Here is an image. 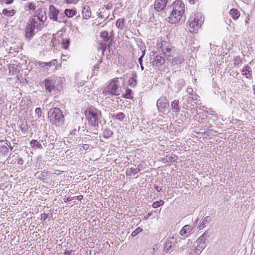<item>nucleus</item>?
<instances>
[{
    "label": "nucleus",
    "mask_w": 255,
    "mask_h": 255,
    "mask_svg": "<svg viewBox=\"0 0 255 255\" xmlns=\"http://www.w3.org/2000/svg\"><path fill=\"white\" fill-rule=\"evenodd\" d=\"M108 35V33L106 31H104L101 33V36L105 38H107Z\"/></svg>",
    "instance_id": "obj_45"
},
{
    "label": "nucleus",
    "mask_w": 255,
    "mask_h": 255,
    "mask_svg": "<svg viewBox=\"0 0 255 255\" xmlns=\"http://www.w3.org/2000/svg\"><path fill=\"white\" fill-rule=\"evenodd\" d=\"M65 255H70V253L68 251V252H65Z\"/></svg>",
    "instance_id": "obj_54"
},
{
    "label": "nucleus",
    "mask_w": 255,
    "mask_h": 255,
    "mask_svg": "<svg viewBox=\"0 0 255 255\" xmlns=\"http://www.w3.org/2000/svg\"><path fill=\"white\" fill-rule=\"evenodd\" d=\"M173 241H174L173 238H171V239H169V241L168 242H167V243H166V247L167 248H168V249L172 247L171 243Z\"/></svg>",
    "instance_id": "obj_38"
},
{
    "label": "nucleus",
    "mask_w": 255,
    "mask_h": 255,
    "mask_svg": "<svg viewBox=\"0 0 255 255\" xmlns=\"http://www.w3.org/2000/svg\"><path fill=\"white\" fill-rule=\"evenodd\" d=\"M30 145L33 147L34 146H36L38 148H43L42 144L38 142L37 140L33 139L30 141Z\"/></svg>",
    "instance_id": "obj_27"
},
{
    "label": "nucleus",
    "mask_w": 255,
    "mask_h": 255,
    "mask_svg": "<svg viewBox=\"0 0 255 255\" xmlns=\"http://www.w3.org/2000/svg\"><path fill=\"white\" fill-rule=\"evenodd\" d=\"M48 215L47 214H42L41 215V218L43 219L44 220H46L47 218Z\"/></svg>",
    "instance_id": "obj_49"
},
{
    "label": "nucleus",
    "mask_w": 255,
    "mask_h": 255,
    "mask_svg": "<svg viewBox=\"0 0 255 255\" xmlns=\"http://www.w3.org/2000/svg\"><path fill=\"white\" fill-rule=\"evenodd\" d=\"M142 231V229L140 227H138L132 232L131 235L132 237H135L136 235H137L139 233H141Z\"/></svg>",
    "instance_id": "obj_34"
},
{
    "label": "nucleus",
    "mask_w": 255,
    "mask_h": 255,
    "mask_svg": "<svg viewBox=\"0 0 255 255\" xmlns=\"http://www.w3.org/2000/svg\"><path fill=\"white\" fill-rule=\"evenodd\" d=\"M70 44V39H63L62 42V45L63 48L65 49H68L69 45Z\"/></svg>",
    "instance_id": "obj_29"
},
{
    "label": "nucleus",
    "mask_w": 255,
    "mask_h": 255,
    "mask_svg": "<svg viewBox=\"0 0 255 255\" xmlns=\"http://www.w3.org/2000/svg\"><path fill=\"white\" fill-rule=\"evenodd\" d=\"M172 157L170 156H167L166 158V161L168 162H171L172 161Z\"/></svg>",
    "instance_id": "obj_48"
},
{
    "label": "nucleus",
    "mask_w": 255,
    "mask_h": 255,
    "mask_svg": "<svg viewBox=\"0 0 255 255\" xmlns=\"http://www.w3.org/2000/svg\"><path fill=\"white\" fill-rule=\"evenodd\" d=\"M229 13L234 20L238 19L240 16V11L238 9L235 8L231 9L229 12Z\"/></svg>",
    "instance_id": "obj_21"
},
{
    "label": "nucleus",
    "mask_w": 255,
    "mask_h": 255,
    "mask_svg": "<svg viewBox=\"0 0 255 255\" xmlns=\"http://www.w3.org/2000/svg\"><path fill=\"white\" fill-rule=\"evenodd\" d=\"M254 93L255 94V91L254 92Z\"/></svg>",
    "instance_id": "obj_58"
},
{
    "label": "nucleus",
    "mask_w": 255,
    "mask_h": 255,
    "mask_svg": "<svg viewBox=\"0 0 255 255\" xmlns=\"http://www.w3.org/2000/svg\"><path fill=\"white\" fill-rule=\"evenodd\" d=\"M37 25V22L36 21L35 18L29 19L25 28V36L29 38L33 36L34 34V29Z\"/></svg>",
    "instance_id": "obj_7"
},
{
    "label": "nucleus",
    "mask_w": 255,
    "mask_h": 255,
    "mask_svg": "<svg viewBox=\"0 0 255 255\" xmlns=\"http://www.w3.org/2000/svg\"><path fill=\"white\" fill-rule=\"evenodd\" d=\"M37 64H38V65H39L40 66H41L42 67H46L47 69H48V67H50V65H49V62H42V61H38L37 62Z\"/></svg>",
    "instance_id": "obj_33"
},
{
    "label": "nucleus",
    "mask_w": 255,
    "mask_h": 255,
    "mask_svg": "<svg viewBox=\"0 0 255 255\" xmlns=\"http://www.w3.org/2000/svg\"><path fill=\"white\" fill-rule=\"evenodd\" d=\"M48 118L52 124L59 125L63 124L64 117L59 108H53L49 110Z\"/></svg>",
    "instance_id": "obj_2"
},
{
    "label": "nucleus",
    "mask_w": 255,
    "mask_h": 255,
    "mask_svg": "<svg viewBox=\"0 0 255 255\" xmlns=\"http://www.w3.org/2000/svg\"><path fill=\"white\" fill-rule=\"evenodd\" d=\"M79 0H65V1L67 3H76L78 1H79Z\"/></svg>",
    "instance_id": "obj_42"
},
{
    "label": "nucleus",
    "mask_w": 255,
    "mask_h": 255,
    "mask_svg": "<svg viewBox=\"0 0 255 255\" xmlns=\"http://www.w3.org/2000/svg\"><path fill=\"white\" fill-rule=\"evenodd\" d=\"M121 92V88L118 79H113L103 91V93L106 96L108 95L118 96L120 94Z\"/></svg>",
    "instance_id": "obj_5"
},
{
    "label": "nucleus",
    "mask_w": 255,
    "mask_h": 255,
    "mask_svg": "<svg viewBox=\"0 0 255 255\" xmlns=\"http://www.w3.org/2000/svg\"><path fill=\"white\" fill-rule=\"evenodd\" d=\"M1 2H4L6 4H10L13 2V0H2Z\"/></svg>",
    "instance_id": "obj_41"
},
{
    "label": "nucleus",
    "mask_w": 255,
    "mask_h": 255,
    "mask_svg": "<svg viewBox=\"0 0 255 255\" xmlns=\"http://www.w3.org/2000/svg\"><path fill=\"white\" fill-rule=\"evenodd\" d=\"M94 69H96L99 68V67H98V65H96L94 66Z\"/></svg>",
    "instance_id": "obj_55"
},
{
    "label": "nucleus",
    "mask_w": 255,
    "mask_h": 255,
    "mask_svg": "<svg viewBox=\"0 0 255 255\" xmlns=\"http://www.w3.org/2000/svg\"><path fill=\"white\" fill-rule=\"evenodd\" d=\"M254 93L255 94V91L254 92Z\"/></svg>",
    "instance_id": "obj_57"
},
{
    "label": "nucleus",
    "mask_w": 255,
    "mask_h": 255,
    "mask_svg": "<svg viewBox=\"0 0 255 255\" xmlns=\"http://www.w3.org/2000/svg\"><path fill=\"white\" fill-rule=\"evenodd\" d=\"M168 60L172 65L175 66L181 64L183 62L184 59L182 56H178L177 57L172 58L170 57L169 58H168Z\"/></svg>",
    "instance_id": "obj_13"
},
{
    "label": "nucleus",
    "mask_w": 255,
    "mask_h": 255,
    "mask_svg": "<svg viewBox=\"0 0 255 255\" xmlns=\"http://www.w3.org/2000/svg\"><path fill=\"white\" fill-rule=\"evenodd\" d=\"M192 231V228L189 225L184 226L180 231V236L183 237H189Z\"/></svg>",
    "instance_id": "obj_11"
},
{
    "label": "nucleus",
    "mask_w": 255,
    "mask_h": 255,
    "mask_svg": "<svg viewBox=\"0 0 255 255\" xmlns=\"http://www.w3.org/2000/svg\"><path fill=\"white\" fill-rule=\"evenodd\" d=\"M16 13V10L11 9L8 10L7 9H4L2 10V14L6 16H12Z\"/></svg>",
    "instance_id": "obj_23"
},
{
    "label": "nucleus",
    "mask_w": 255,
    "mask_h": 255,
    "mask_svg": "<svg viewBox=\"0 0 255 255\" xmlns=\"http://www.w3.org/2000/svg\"><path fill=\"white\" fill-rule=\"evenodd\" d=\"M191 95H192V96L190 97V98H191L193 100L197 101L198 100L199 97L197 95H193V94H192Z\"/></svg>",
    "instance_id": "obj_46"
},
{
    "label": "nucleus",
    "mask_w": 255,
    "mask_h": 255,
    "mask_svg": "<svg viewBox=\"0 0 255 255\" xmlns=\"http://www.w3.org/2000/svg\"><path fill=\"white\" fill-rule=\"evenodd\" d=\"M164 59L159 55H155L152 61V64L153 66H160L164 63Z\"/></svg>",
    "instance_id": "obj_12"
},
{
    "label": "nucleus",
    "mask_w": 255,
    "mask_h": 255,
    "mask_svg": "<svg viewBox=\"0 0 255 255\" xmlns=\"http://www.w3.org/2000/svg\"><path fill=\"white\" fill-rule=\"evenodd\" d=\"M160 48L161 51L164 53V55L167 57L168 58H169L172 56V54L173 53V52H172L173 50L169 44L167 43L165 41H163L161 43V46Z\"/></svg>",
    "instance_id": "obj_8"
},
{
    "label": "nucleus",
    "mask_w": 255,
    "mask_h": 255,
    "mask_svg": "<svg viewBox=\"0 0 255 255\" xmlns=\"http://www.w3.org/2000/svg\"><path fill=\"white\" fill-rule=\"evenodd\" d=\"M170 9L171 11L167 19L169 23H177L181 20H185V5L182 1H175L171 6Z\"/></svg>",
    "instance_id": "obj_1"
},
{
    "label": "nucleus",
    "mask_w": 255,
    "mask_h": 255,
    "mask_svg": "<svg viewBox=\"0 0 255 255\" xmlns=\"http://www.w3.org/2000/svg\"><path fill=\"white\" fill-rule=\"evenodd\" d=\"M132 93V91L130 89H127L126 91V93L124 94L123 97L125 98L131 99L132 98V96H131V94Z\"/></svg>",
    "instance_id": "obj_31"
},
{
    "label": "nucleus",
    "mask_w": 255,
    "mask_h": 255,
    "mask_svg": "<svg viewBox=\"0 0 255 255\" xmlns=\"http://www.w3.org/2000/svg\"><path fill=\"white\" fill-rule=\"evenodd\" d=\"M210 222V218L209 216H206L204 219H202L201 222L199 223L198 225V229L199 230H202L204 228L206 227V225L207 223H209Z\"/></svg>",
    "instance_id": "obj_19"
},
{
    "label": "nucleus",
    "mask_w": 255,
    "mask_h": 255,
    "mask_svg": "<svg viewBox=\"0 0 255 255\" xmlns=\"http://www.w3.org/2000/svg\"><path fill=\"white\" fill-rule=\"evenodd\" d=\"M168 0H155L154 8L157 11H164Z\"/></svg>",
    "instance_id": "obj_9"
},
{
    "label": "nucleus",
    "mask_w": 255,
    "mask_h": 255,
    "mask_svg": "<svg viewBox=\"0 0 255 255\" xmlns=\"http://www.w3.org/2000/svg\"><path fill=\"white\" fill-rule=\"evenodd\" d=\"M156 106L159 112L162 113H168L169 103L167 99L164 97H161L157 101Z\"/></svg>",
    "instance_id": "obj_6"
},
{
    "label": "nucleus",
    "mask_w": 255,
    "mask_h": 255,
    "mask_svg": "<svg viewBox=\"0 0 255 255\" xmlns=\"http://www.w3.org/2000/svg\"><path fill=\"white\" fill-rule=\"evenodd\" d=\"M35 114L37 115V118L39 119L41 116L42 111L40 108H36L35 110Z\"/></svg>",
    "instance_id": "obj_37"
},
{
    "label": "nucleus",
    "mask_w": 255,
    "mask_h": 255,
    "mask_svg": "<svg viewBox=\"0 0 255 255\" xmlns=\"http://www.w3.org/2000/svg\"><path fill=\"white\" fill-rule=\"evenodd\" d=\"M66 15L69 17H71L76 14V11L73 9H66L65 10Z\"/></svg>",
    "instance_id": "obj_28"
},
{
    "label": "nucleus",
    "mask_w": 255,
    "mask_h": 255,
    "mask_svg": "<svg viewBox=\"0 0 255 255\" xmlns=\"http://www.w3.org/2000/svg\"><path fill=\"white\" fill-rule=\"evenodd\" d=\"M25 8L28 10H34L36 9V6L33 3H28L25 4Z\"/></svg>",
    "instance_id": "obj_32"
},
{
    "label": "nucleus",
    "mask_w": 255,
    "mask_h": 255,
    "mask_svg": "<svg viewBox=\"0 0 255 255\" xmlns=\"http://www.w3.org/2000/svg\"><path fill=\"white\" fill-rule=\"evenodd\" d=\"M243 75L245 76L247 78H252V71L250 66H246L242 71Z\"/></svg>",
    "instance_id": "obj_16"
},
{
    "label": "nucleus",
    "mask_w": 255,
    "mask_h": 255,
    "mask_svg": "<svg viewBox=\"0 0 255 255\" xmlns=\"http://www.w3.org/2000/svg\"><path fill=\"white\" fill-rule=\"evenodd\" d=\"M140 171L139 168H128L126 172V174L127 176H134L136 174Z\"/></svg>",
    "instance_id": "obj_18"
},
{
    "label": "nucleus",
    "mask_w": 255,
    "mask_h": 255,
    "mask_svg": "<svg viewBox=\"0 0 255 255\" xmlns=\"http://www.w3.org/2000/svg\"><path fill=\"white\" fill-rule=\"evenodd\" d=\"M37 19L42 22H43L46 19V16L45 11L42 9H39L36 11Z\"/></svg>",
    "instance_id": "obj_15"
},
{
    "label": "nucleus",
    "mask_w": 255,
    "mask_h": 255,
    "mask_svg": "<svg viewBox=\"0 0 255 255\" xmlns=\"http://www.w3.org/2000/svg\"><path fill=\"white\" fill-rule=\"evenodd\" d=\"M83 148L84 149H86L88 148V145L87 144H85L84 146H83Z\"/></svg>",
    "instance_id": "obj_52"
},
{
    "label": "nucleus",
    "mask_w": 255,
    "mask_h": 255,
    "mask_svg": "<svg viewBox=\"0 0 255 255\" xmlns=\"http://www.w3.org/2000/svg\"><path fill=\"white\" fill-rule=\"evenodd\" d=\"M57 60L53 59V60H51V61L49 62L50 67H51L52 66H53L55 67L56 66V65H57Z\"/></svg>",
    "instance_id": "obj_40"
},
{
    "label": "nucleus",
    "mask_w": 255,
    "mask_h": 255,
    "mask_svg": "<svg viewBox=\"0 0 255 255\" xmlns=\"http://www.w3.org/2000/svg\"><path fill=\"white\" fill-rule=\"evenodd\" d=\"M113 135V132L109 129H105L103 131V136L106 138H109Z\"/></svg>",
    "instance_id": "obj_26"
},
{
    "label": "nucleus",
    "mask_w": 255,
    "mask_h": 255,
    "mask_svg": "<svg viewBox=\"0 0 255 255\" xmlns=\"http://www.w3.org/2000/svg\"><path fill=\"white\" fill-rule=\"evenodd\" d=\"M23 160L22 158H19L18 159H17V164H19V165H22L23 164Z\"/></svg>",
    "instance_id": "obj_47"
},
{
    "label": "nucleus",
    "mask_w": 255,
    "mask_h": 255,
    "mask_svg": "<svg viewBox=\"0 0 255 255\" xmlns=\"http://www.w3.org/2000/svg\"><path fill=\"white\" fill-rule=\"evenodd\" d=\"M144 51H142V55L138 58V61L140 65V68L142 71L144 69V67L142 65V58L144 57Z\"/></svg>",
    "instance_id": "obj_36"
},
{
    "label": "nucleus",
    "mask_w": 255,
    "mask_h": 255,
    "mask_svg": "<svg viewBox=\"0 0 255 255\" xmlns=\"http://www.w3.org/2000/svg\"><path fill=\"white\" fill-rule=\"evenodd\" d=\"M152 206L154 208H156L157 207H159V203H158V201H156L152 204Z\"/></svg>",
    "instance_id": "obj_44"
},
{
    "label": "nucleus",
    "mask_w": 255,
    "mask_h": 255,
    "mask_svg": "<svg viewBox=\"0 0 255 255\" xmlns=\"http://www.w3.org/2000/svg\"><path fill=\"white\" fill-rule=\"evenodd\" d=\"M59 10L56 7L51 5L49 6V17L50 19H53L54 21H58V14Z\"/></svg>",
    "instance_id": "obj_10"
},
{
    "label": "nucleus",
    "mask_w": 255,
    "mask_h": 255,
    "mask_svg": "<svg viewBox=\"0 0 255 255\" xmlns=\"http://www.w3.org/2000/svg\"><path fill=\"white\" fill-rule=\"evenodd\" d=\"M155 189H156V190L158 192H160L161 190V188H159L158 186H156Z\"/></svg>",
    "instance_id": "obj_51"
},
{
    "label": "nucleus",
    "mask_w": 255,
    "mask_h": 255,
    "mask_svg": "<svg viewBox=\"0 0 255 255\" xmlns=\"http://www.w3.org/2000/svg\"><path fill=\"white\" fill-rule=\"evenodd\" d=\"M123 23V20L120 19H119L116 22V26L118 28H120L122 26Z\"/></svg>",
    "instance_id": "obj_39"
},
{
    "label": "nucleus",
    "mask_w": 255,
    "mask_h": 255,
    "mask_svg": "<svg viewBox=\"0 0 255 255\" xmlns=\"http://www.w3.org/2000/svg\"><path fill=\"white\" fill-rule=\"evenodd\" d=\"M179 100H174L171 103V110L173 112L178 113L180 110V108L179 106Z\"/></svg>",
    "instance_id": "obj_17"
},
{
    "label": "nucleus",
    "mask_w": 255,
    "mask_h": 255,
    "mask_svg": "<svg viewBox=\"0 0 255 255\" xmlns=\"http://www.w3.org/2000/svg\"><path fill=\"white\" fill-rule=\"evenodd\" d=\"M205 233L202 235L197 240L196 242L197 244L199 245H202V244H205Z\"/></svg>",
    "instance_id": "obj_30"
},
{
    "label": "nucleus",
    "mask_w": 255,
    "mask_h": 255,
    "mask_svg": "<svg viewBox=\"0 0 255 255\" xmlns=\"http://www.w3.org/2000/svg\"><path fill=\"white\" fill-rule=\"evenodd\" d=\"M151 214H152V213H149L147 215V216L145 217V219H147Z\"/></svg>",
    "instance_id": "obj_53"
},
{
    "label": "nucleus",
    "mask_w": 255,
    "mask_h": 255,
    "mask_svg": "<svg viewBox=\"0 0 255 255\" xmlns=\"http://www.w3.org/2000/svg\"><path fill=\"white\" fill-rule=\"evenodd\" d=\"M85 113L90 125L93 127L98 126L99 116L101 114L99 110L95 108H89L85 111Z\"/></svg>",
    "instance_id": "obj_4"
},
{
    "label": "nucleus",
    "mask_w": 255,
    "mask_h": 255,
    "mask_svg": "<svg viewBox=\"0 0 255 255\" xmlns=\"http://www.w3.org/2000/svg\"><path fill=\"white\" fill-rule=\"evenodd\" d=\"M204 22V18L200 13L193 14L191 15L189 20L188 25L189 31L194 33L201 26Z\"/></svg>",
    "instance_id": "obj_3"
},
{
    "label": "nucleus",
    "mask_w": 255,
    "mask_h": 255,
    "mask_svg": "<svg viewBox=\"0 0 255 255\" xmlns=\"http://www.w3.org/2000/svg\"><path fill=\"white\" fill-rule=\"evenodd\" d=\"M125 115L124 113L121 112V113H118L116 115V119L117 120H119L120 121H122L124 120V119L125 118Z\"/></svg>",
    "instance_id": "obj_35"
},
{
    "label": "nucleus",
    "mask_w": 255,
    "mask_h": 255,
    "mask_svg": "<svg viewBox=\"0 0 255 255\" xmlns=\"http://www.w3.org/2000/svg\"><path fill=\"white\" fill-rule=\"evenodd\" d=\"M254 93L255 94V91L254 92Z\"/></svg>",
    "instance_id": "obj_59"
},
{
    "label": "nucleus",
    "mask_w": 255,
    "mask_h": 255,
    "mask_svg": "<svg viewBox=\"0 0 255 255\" xmlns=\"http://www.w3.org/2000/svg\"><path fill=\"white\" fill-rule=\"evenodd\" d=\"M9 147H10L11 150H12L13 149V146H9Z\"/></svg>",
    "instance_id": "obj_56"
},
{
    "label": "nucleus",
    "mask_w": 255,
    "mask_h": 255,
    "mask_svg": "<svg viewBox=\"0 0 255 255\" xmlns=\"http://www.w3.org/2000/svg\"><path fill=\"white\" fill-rule=\"evenodd\" d=\"M8 152V148L5 145L0 146V155L5 156Z\"/></svg>",
    "instance_id": "obj_24"
},
{
    "label": "nucleus",
    "mask_w": 255,
    "mask_h": 255,
    "mask_svg": "<svg viewBox=\"0 0 255 255\" xmlns=\"http://www.w3.org/2000/svg\"><path fill=\"white\" fill-rule=\"evenodd\" d=\"M158 203H159V207L164 204V201L162 200H160V201H158Z\"/></svg>",
    "instance_id": "obj_50"
},
{
    "label": "nucleus",
    "mask_w": 255,
    "mask_h": 255,
    "mask_svg": "<svg viewBox=\"0 0 255 255\" xmlns=\"http://www.w3.org/2000/svg\"><path fill=\"white\" fill-rule=\"evenodd\" d=\"M83 16L86 19H89L91 16V12L89 6L84 7L83 11Z\"/></svg>",
    "instance_id": "obj_22"
},
{
    "label": "nucleus",
    "mask_w": 255,
    "mask_h": 255,
    "mask_svg": "<svg viewBox=\"0 0 255 255\" xmlns=\"http://www.w3.org/2000/svg\"><path fill=\"white\" fill-rule=\"evenodd\" d=\"M206 247V244H202V245H198L195 250V254L199 255L200 254L202 251Z\"/></svg>",
    "instance_id": "obj_25"
},
{
    "label": "nucleus",
    "mask_w": 255,
    "mask_h": 255,
    "mask_svg": "<svg viewBox=\"0 0 255 255\" xmlns=\"http://www.w3.org/2000/svg\"><path fill=\"white\" fill-rule=\"evenodd\" d=\"M45 86L46 89L49 92H51L52 90L54 87V81L50 79H46L45 80Z\"/></svg>",
    "instance_id": "obj_14"
},
{
    "label": "nucleus",
    "mask_w": 255,
    "mask_h": 255,
    "mask_svg": "<svg viewBox=\"0 0 255 255\" xmlns=\"http://www.w3.org/2000/svg\"><path fill=\"white\" fill-rule=\"evenodd\" d=\"M137 76L135 73H132V77L128 80V84L131 87H134L137 84Z\"/></svg>",
    "instance_id": "obj_20"
},
{
    "label": "nucleus",
    "mask_w": 255,
    "mask_h": 255,
    "mask_svg": "<svg viewBox=\"0 0 255 255\" xmlns=\"http://www.w3.org/2000/svg\"><path fill=\"white\" fill-rule=\"evenodd\" d=\"M187 92L189 94H191V95H192L193 94V90L192 88H190V87H188L187 88Z\"/></svg>",
    "instance_id": "obj_43"
}]
</instances>
